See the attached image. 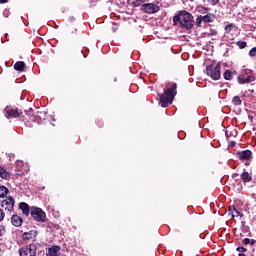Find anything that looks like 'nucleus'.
Segmentation results:
<instances>
[{
    "label": "nucleus",
    "instance_id": "obj_1",
    "mask_svg": "<svg viewBox=\"0 0 256 256\" xmlns=\"http://www.w3.org/2000/svg\"><path fill=\"white\" fill-rule=\"evenodd\" d=\"M174 25H178L182 29H193V14L182 10L179 11L177 15L173 17Z\"/></svg>",
    "mask_w": 256,
    "mask_h": 256
},
{
    "label": "nucleus",
    "instance_id": "obj_2",
    "mask_svg": "<svg viewBox=\"0 0 256 256\" xmlns=\"http://www.w3.org/2000/svg\"><path fill=\"white\" fill-rule=\"evenodd\" d=\"M159 95V105L161 107H169L173 103V99H175V95H177V84L173 83L171 88H168L164 90L163 94H158Z\"/></svg>",
    "mask_w": 256,
    "mask_h": 256
},
{
    "label": "nucleus",
    "instance_id": "obj_3",
    "mask_svg": "<svg viewBox=\"0 0 256 256\" xmlns=\"http://www.w3.org/2000/svg\"><path fill=\"white\" fill-rule=\"evenodd\" d=\"M239 85H247V83H253L255 81V73L251 69H242L237 77Z\"/></svg>",
    "mask_w": 256,
    "mask_h": 256
},
{
    "label": "nucleus",
    "instance_id": "obj_4",
    "mask_svg": "<svg viewBox=\"0 0 256 256\" xmlns=\"http://www.w3.org/2000/svg\"><path fill=\"white\" fill-rule=\"evenodd\" d=\"M206 74L211 77L213 81H219L221 79V64L218 63L215 66L209 65L206 67Z\"/></svg>",
    "mask_w": 256,
    "mask_h": 256
},
{
    "label": "nucleus",
    "instance_id": "obj_5",
    "mask_svg": "<svg viewBox=\"0 0 256 256\" xmlns=\"http://www.w3.org/2000/svg\"><path fill=\"white\" fill-rule=\"evenodd\" d=\"M30 215L34 221H37L38 223H45V219H47V214H45L41 208L37 207H32L30 209Z\"/></svg>",
    "mask_w": 256,
    "mask_h": 256
},
{
    "label": "nucleus",
    "instance_id": "obj_6",
    "mask_svg": "<svg viewBox=\"0 0 256 256\" xmlns=\"http://www.w3.org/2000/svg\"><path fill=\"white\" fill-rule=\"evenodd\" d=\"M2 209L8 211V213H13L15 211V198L13 196H8L1 202Z\"/></svg>",
    "mask_w": 256,
    "mask_h": 256
},
{
    "label": "nucleus",
    "instance_id": "obj_7",
    "mask_svg": "<svg viewBox=\"0 0 256 256\" xmlns=\"http://www.w3.org/2000/svg\"><path fill=\"white\" fill-rule=\"evenodd\" d=\"M215 21V15L213 13H207L206 15H200L196 18L197 27H201L202 23H213Z\"/></svg>",
    "mask_w": 256,
    "mask_h": 256
},
{
    "label": "nucleus",
    "instance_id": "obj_8",
    "mask_svg": "<svg viewBox=\"0 0 256 256\" xmlns=\"http://www.w3.org/2000/svg\"><path fill=\"white\" fill-rule=\"evenodd\" d=\"M20 256H37V248H35L33 245H26L23 246L19 250Z\"/></svg>",
    "mask_w": 256,
    "mask_h": 256
},
{
    "label": "nucleus",
    "instance_id": "obj_9",
    "mask_svg": "<svg viewBox=\"0 0 256 256\" xmlns=\"http://www.w3.org/2000/svg\"><path fill=\"white\" fill-rule=\"evenodd\" d=\"M159 6L154 3H145L142 5V11L144 13H147L148 15H153V13H158L159 11Z\"/></svg>",
    "mask_w": 256,
    "mask_h": 256
},
{
    "label": "nucleus",
    "instance_id": "obj_10",
    "mask_svg": "<svg viewBox=\"0 0 256 256\" xmlns=\"http://www.w3.org/2000/svg\"><path fill=\"white\" fill-rule=\"evenodd\" d=\"M236 155L240 161H249V159L253 157V152H251V150H244L237 152Z\"/></svg>",
    "mask_w": 256,
    "mask_h": 256
},
{
    "label": "nucleus",
    "instance_id": "obj_11",
    "mask_svg": "<svg viewBox=\"0 0 256 256\" xmlns=\"http://www.w3.org/2000/svg\"><path fill=\"white\" fill-rule=\"evenodd\" d=\"M22 113L15 109H6L5 117L7 119H17V117H21Z\"/></svg>",
    "mask_w": 256,
    "mask_h": 256
},
{
    "label": "nucleus",
    "instance_id": "obj_12",
    "mask_svg": "<svg viewBox=\"0 0 256 256\" xmlns=\"http://www.w3.org/2000/svg\"><path fill=\"white\" fill-rule=\"evenodd\" d=\"M37 237V231L36 230H30L29 232H24L22 234V239L29 241V239H35Z\"/></svg>",
    "mask_w": 256,
    "mask_h": 256
},
{
    "label": "nucleus",
    "instance_id": "obj_13",
    "mask_svg": "<svg viewBox=\"0 0 256 256\" xmlns=\"http://www.w3.org/2000/svg\"><path fill=\"white\" fill-rule=\"evenodd\" d=\"M59 251H61L60 246H53L51 248H48L46 256H59Z\"/></svg>",
    "mask_w": 256,
    "mask_h": 256
},
{
    "label": "nucleus",
    "instance_id": "obj_14",
    "mask_svg": "<svg viewBox=\"0 0 256 256\" xmlns=\"http://www.w3.org/2000/svg\"><path fill=\"white\" fill-rule=\"evenodd\" d=\"M11 223L14 227H21V225H23V219H21L19 215L14 214L11 217Z\"/></svg>",
    "mask_w": 256,
    "mask_h": 256
},
{
    "label": "nucleus",
    "instance_id": "obj_15",
    "mask_svg": "<svg viewBox=\"0 0 256 256\" xmlns=\"http://www.w3.org/2000/svg\"><path fill=\"white\" fill-rule=\"evenodd\" d=\"M19 209H21L23 215H26V217H29V204L25 203V202H21L19 204Z\"/></svg>",
    "mask_w": 256,
    "mask_h": 256
},
{
    "label": "nucleus",
    "instance_id": "obj_16",
    "mask_svg": "<svg viewBox=\"0 0 256 256\" xmlns=\"http://www.w3.org/2000/svg\"><path fill=\"white\" fill-rule=\"evenodd\" d=\"M9 195V188L5 186H0V199H5Z\"/></svg>",
    "mask_w": 256,
    "mask_h": 256
},
{
    "label": "nucleus",
    "instance_id": "obj_17",
    "mask_svg": "<svg viewBox=\"0 0 256 256\" xmlns=\"http://www.w3.org/2000/svg\"><path fill=\"white\" fill-rule=\"evenodd\" d=\"M15 71H24L25 70V62L23 61H18L14 65Z\"/></svg>",
    "mask_w": 256,
    "mask_h": 256
},
{
    "label": "nucleus",
    "instance_id": "obj_18",
    "mask_svg": "<svg viewBox=\"0 0 256 256\" xmlns=\"http://www.w3.org/2000/svg\"><path fill=\"white\" fill-rule=\"evenodd\" d=\"M241 179L244 183H249L253 178L251 177V175H249V172H243L241 174Z\"/></svg>",
    "mask_w": 256,
    "mask_h": 256
},
{
    "label": "nucleus",
    "instance_id": "obj_19",
    "mask_svg": "<svg viewBox=\"0 0 256 256\" xmlns=\"http://www.w3.org/2000/svg\"><path fill=\"white\" fill-rule=\"evenodd\" d=\"M223 77L226 81H231V79H233V73L231 72V70H226L223 73Z\"/></svg>",
    "mask_w": 256,
    "mask_h": 256
},
{
    "label": "nucleus",
    "instance_id": "obj_20",
    "mask_svg": "<svg viewBox=\"0 0 256 256\" xmlns=\"http://www.w3.org/2000/svg\"><path fill=\"white\" fill-rule=\"evenodd\" d=\"M0 177L1 179H9V172L3 167H0Z\"/></svg>",
    "mask_w": 256,
    "mask_h": 256
},
{
    "label": "nucleus",
    "instance_id": "obj_21",
    "mask_svg": "<svg viewBox=\"0 0 256 256\" xmlns=\"http://www.w3.org/2000/svg\"><path fill=\"white\" fill-rule=\"evenodd\" d=\"M197 11L201 15H207V13L209 12V8H207L205 6H198Z\"/></svg>",
    "mask_w": 256,
    "mask_h": 256
},
{
    "label": "nucleus",
    "instance_id": "obj_22",
    "mask_svg": "<svg viewBox=\"0 0 256 256\" xmlns=\"http://www.w3.org/2000/svg\"><path fill=\"white\" fill-rule=\"evenodd\" d=\"M232 103H233V105H241V103H243V101L241 100V97L234 96L232 99Z\"/></svg>",
    "mask_w": 256,
    "mask_h": 256
},
{
    "label": "nucleus",
    "instance_id": "obj_23",
    "mask_svg": "<svg viewBox=\"0 0 256 256\" xmlns=\"http://www.w3.org/2000/svg\"><path fill=\"white\" fill-rule=\"evenodd\" d=\"M230 212L232 214V217H239V215H241V212H239V210H237V208L235 207L230 208Z\"/></svg>",
    "mask_w": 256,
    "mask_h": 256
},
{
    "label": "nucleus",
    "instance_id": "obj_24",
    "mask_svg": "<svg viewBox=\"0 0 256 256\" xmlns=\"http://www.w3.org/2000/svg\"><path fill=\"white\" fill-rule=\"evenodd\" d=\"M237 46L239 47V49H245V47H247V42H245V41H238L237 42Z\"/></svg>",
    "mask_w": 256,
    "mask_h": 256
},
{
    "label": "nucleus",
    "instance_id": "obj_25",
    "mask_svg": "<svg viewBox=\"0 0 256 256\" xmlns=\"http://www.w3.org/2000/svg\"><path fill=\"white\" fill-rule=\"evenodd\" d=\"M249 55H250V57H256V47L252 48L249 51Z\"/></svg>",
    "mask_w": 256,
    "mask_h": 256
},
{
    "label": "nucleus",
    "instance_id": "obj_26",
    "mask_svg": "<svg viewBox=\"0 0 256 256\" xmlns=\"http://www.w3.org/2000/svg\"><path fill=\"white\" fill-rule=\"evenodd\" d=\"M25 113L28 117H33V109L29 108L28 110H25Z\"/></svg>",
    "mask_w": 256,
    "mask_h": 256
},
{
    "label": "nucleus",
    "instance_id": "obj_27",
    "mask_svg": "<svg viewBox=\"0 0 256 256\" xmlns=\"http://www.w3.org/2000/svg\"><path fill=\"white\" fill-rule=\"evenodd\" d=\"M236 251H238V253H245L247 251V248L241 246V247L236 248Z\"/></svg>",
    "mask_w": 256,
    "mask_h": 256
},
{
    "label": "nucleus",
    "instance_id": "obj_28",
    "mask_svg": "<svg viewBox=\"0 0 256 256\" xmlns=\"http://www.w3.org/2000/svg\"><path fill=\"white\" fill-rule=\"evenodd\" d=\"M145 0H134L133 3L135 5V7H139V5H141L142 3H144Z\"/></svg>",
    "mask_w": 256,
    "mask_h": 256
},
{
    "label": "nucleus",
    "instance_id": "obj_29",
    "mask_svg": "<svg viewBox=\"0 0 256 256\" xmlns=\"http://www.w3.org/2000/svg\"><path fill=\"white\" fill-rule=\"evenodd\" d=\"M5 219V211H3V209L0 208V223L1 221H3Z\"/></svg>",
    "mask_w": 256,
    "mask_h": 256
},
{
    "label": "nucleus",
    "instance_id": "obj_30",
    "mask_svg": "<svg viewBox=\"0 0 256 256\" xmlns=\"http://www.w3.org/2000/svg\"><path fill=\"white\" fill-rule=\"evenodd\" d=\"M210 5H217L219 3V0H207Z\"/></svg>",
    "mask_w": 256,
    "mask_h": 256
},
{
    "label": "nucleus",
    "instance_id": "obj_31",
    "mask_svg": "<svg viewBox=\"0 0 256 256\" xmlns=\"http://www.w3.org/2000/svg\"><path fill=\"white\" fill-rule=\"evenodd\" d=\"M249 243H251V239H249V238H244L243 239V244L244 245H249Z\"/></svg>",
    "mask_w": 256,
    "mask_h": 256
},
{
    "label": "nucleus",
    "instance_id": "obj_32",
    "mask_svg": "<svg viewBox=\"0 0 256 256\" xmlns=\"http://www.w3.org/2000/svg\"><path fill=\"white\" fill-rule=\"evenodd\" d=\"M225 29H226V31H231V30L233 29V25H232V24L227 25V26L225 27Z\"/></svg>",
    "mask_w": 256,
    "mask_h": 256
},
{
    "label": "nucleus",
    "instance_id": "obj_33",
    "mask_svg": "<svg viewBox=\"0 0 256 256\" xmlns=\"http://www.w3.org/2000/svg\"><path fill=\"white\" fill-rule=\"evenodd\" d=\"M3 231H4L3 226H0V237H3Z\"/></svg>",
    "mask_w": 256,
    "mask_h": 256
},
{
    "label": "nucleus",
    "instance_id": "obj_34",
    "mask_svg": "<svg viewBox=\"0 0 256 256\" xmlns=\"http://www.w3.org/2000/svg\"><path fill=\"white\" fill-rule=\"evenodd\" d=\"M69 21H70V23H73V21H75V17L70 16Z\"/></svg>",
    "mask_w": 256,
    "mask_h": 256
},
{
    "label": "nucleus",
    "instance_id": "obj_35",
    "mask_svg": "<svg viewBox=\"0 0 256 256\" xmlns=\"http://www.w3.org/2000/svg\"><path fill=\"white\" fill-rule=\"evenodd\" d=\"M251 245H255L256 241L255 239L250 240Z\"/></svg>",
    "mask_w": 256,
    "mask_h": 256
},
{
    "label": "nucleus",
    "instance_id": "obj_36",
    "mask_svg": "<svg viewBox=\"0 0 256 256\" xmlns=\"http://www.w3.org/2000/svg\"><path fill=\"white\" fill-rule=\"evenodd\" d=\"M0 3H7V0H0Z\"/></svg>",
    "mask_w": 256,
    "mask_h": 256
},
{
    "label": "nucleus",
    "instance_id": "obj_37",
    "mask_svg": "<svg viewBox=\"0 0 256 256\" xmlns=\"http://www.w3.org/2000/svg\"><path fill=\"white\" fill-rule=\"evenodd\" d=\"M238 256H246L244 253H239Z\"/></svg>",
    "mask_w": 256,
    "mask_h": 256
},
{
    "label": "nucleus",
    "instance_id": "obj_38",
    "mask_svg": "<svg viewBox=\"0 0 256 256\" xmlns=\"http://www.w3.org/2000/svg\"><path fill=\"white\" fill-rule=\"evenodd\" d=\"M232 146L235 147V142H231Z\"/></svg>",
    "mask_w": 256,
    "mask_h": 256
}]
</instances>
